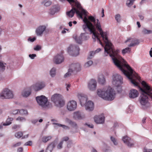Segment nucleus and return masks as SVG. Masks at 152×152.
<instances>
[{"mask_svg":"<svg viewBox=\"0 0 152 152\" xmlns=\"http://www.w3.org/2000/svg\"><path fill=\"white\" fill-rule=\"evenodd\" d=\"M135 0H127L126 1V4L128 7H131L133 4Z\"/></svg>","mask_w":152,"mask_h":152,"instance_id":"obj_31","label":"nucleus"},{"mask_svg":"<svg viewBox=\"0 0 152 152\" xmlns=\"http://www.w3.org/2000/svg\"><path fill=\"white\" fill-rule=\"evenodd\" d=\"M131 48L129 47H127L124 49L122 50V53L124 54L126 53H129L131 51Z\"/></svg>","mask_w":152,"mask_h":152,"instance_id":"obj_36","label":"nucleus"},{"mask_svg":"<svg viewBox=\"0 0 152 152\" xmlns=\"http://www.w3.org/2000/svg\"><path fill=\"white\" fill-rule=\"evenodd\" d=\"M64 59V57L62 54H58L54 57L53 61L56 64H58L63 62Z\"/></svg>","mask_w":152,"mask_h":152,"instance_id":"obj_20","label":"nucleus"},{"mask_svg":"<svg viewBox=\"0 0 152 152\" xmlns=\"http://www.w3.org/2000/svg\"><path fill=\"white\" fill-rule=\"evenodd\" d=\"M143 152H152V149H144Z\"/></svg>","mask_w":152,"mask_h":152,"instance_id":"obj_57","label":"nucleus"},{"mask_svg":"<svg viewBox=\"0 0 152 152\" xmlns=\"http://www.w3.org/2000/svg\"><path fill=\"white\" fill-rule=\"evenodd\" d=\"M65 30H67V31H68V30L67 29H66V28H64V30H62L61 31V33L62 34H64L66 33V31H65Z\"/></svg>","mask_w":152,"mask_h":152,"instance_id":"obj_62","label":"nucleus"},{"mask_svg":"<svg viewBox=\"0 0 152 152\" xmlns=\"http://www.w3.org/2000/svg\"><path fill=\"white\" fill-rule=\"evenodd\" d=\"M79 50L78 46L71 45L68 48L67 50L70 55L75 56L79 54Z\"/></svg>","mask_w":152,"mask_h":152,"instance_id":"obj_11","label":"nucleus"},{"mask_svg":"<svg viewBox=\"0 0 152 152\" xmlns=\"http://www.w3.org/2000/svg\"><path fill=\"white\" fill-rule=\"evenodd\" d=\"M65 122L67 124H74L68 118H66L65 119Z\"/></svg>","mask_w":152,"mask_h":152,"instance_id":"obj_48","label":"nucleus"},{"mask_svg":"<svg viewBox=\"0 0 152 152\" xmlns=\"http://www.w3.org/2000/svg\"><path fill=\"white\" fill-rule=\"evenodd\" d=\"M36 99L38 104L43 107L50 106V103L48 102L47 98L44 96H37Z\"/></svg>","mask_w":152,"mask_h":152,"instance_id":"obj_9","label":"nucleus"},{"mask_svg":"<svg viewBox=\"0 0 152 152\" xmlns=\"http://www.w3.org/2000/svg\"><path fill=\"white\" fill-rule=\"evenodd\" d=\"M98 81L100 83L103 84L105 82V79L104 76L102 73H100L98 75Z\"/></svg>","mask_w":152,"mask_h":152,"instance_id":"obj_23","label":"nucleus"},{"mask_svg":"<svg viewBox=\"0 0 152 152\" xmlns=\"http://www.w3.org/2000/svg\"><path fill=\"white\" fill-rule=\"evenodd\" d=\"M123 78L121 76L118 74H115L112 76L113 84L116 87L120 86L123 83Z\"/></svg>","mask_w":152,"mask_h":152,"instance_id":"obj_10","label":"nucleus"},{"mask_svg":"<svg viewBox=\"0 0 152 152\" xmlns=\"http://www.w3.org/2000/svg\"><path fill=\"white\" fill-rule=\"evenodd\" d=\"M20 128L19 126L14 125L12 127V129H18Z\"/></svg>","mask_w":152,"mask_h":152,"instance_id":"obj_56","label":"nucleus"},{"mask_svg":"<svg viewBox=\"0 0 152 152\" xmlns=\"http://www.w3.org/2000/svg\"><path fill=\"white\" fill-rule=\"evenodd\" d=\"M14 96L13 91L8 88L4 89L0 94V98L1 99H12Z\"/></svg>","mask_w":152,"mask_h":152,"instance_id":"obj_8","label":"nucleus"},{"mask_svg":"<svg viewBox=\"0 0 152 152\" xmlns=\"http://www.w3.org/2000/svg\"><path fill=\"white\" fill-rule=\"evenodd\" d=\"M142 32L144 34H149L152 33V31L151 30H147L145 28H144L142 31Z\"/></svg>","mask_w":152,"mask_h":152,"instance_id":"obj_33","label":"nucleus"},{"mask_svg":"<svg viewBox=\"0 0 152 152\" xmlns=\"http://www.w3.org/2000/svg\"><path fill=\"white\" fill-rule=\"evenodd\" d=\"M16 120L20 122H23L26 121V118L22 117L19 116L16 118Z\"/></svg>","mask_w":152,"mask_h":152,"instance_id":"obj_37","label":"nucleus"},{"mask_svg":"<svg viewBox=\"0 0 152 152\" xmlns=\"http://www.w3.org/2000/svg\"><path fill=\"white\" fill-rule=\"evenodd\" d=\"M80 103L82 106L84 105L86 102L87 100V96L85 95L80 94L78 95Z\"/></svg>","mask_w":152,"mask_h":152,"instance_id":"obj_22","label":"nucleus"},{"mask_svg":"<svg viewBox=\"0 0 152 152\" xmlns=\"http://www.w3.org/2000/svg\"><path fill=\"white\" fill-rule=\"evenodd\" d=\"M52 138L51 136H45L43 137L42 138V141L46 143Z\"/></svg>","mask_w":152,"mask_h":152,"instance_id":"obj_27","label":"nucleus"},{"mask_svg":"<svg viewBox=\"0 0 152 152\" xmlns=\"http://www.w3.org/2000/svg\"><path fill=\"white\" fill-rule=\"evenodd\" d=\"M63 141H61L58 145L57 148L58 149H61L62 148Z\"/></svg>","mask_w":152,"mask_h":152,"instance_id":"obj_46","label":"nucleus"},{"mask_svg":"<svg viewBox=\"0 0 152 152\" xmlns=\"http://www.w3.org/2000/svg\"><path fill=\"white\" fill-rule=\"evenodd\" d=\"M69 3L72 7V9L66 12L67 16L69 18H72L75 12L81 18L83 19L82 15L86 14V11L82 8L80 4L76 0H74L73 2Z\"/></svg>","mask_w":152,"mask_h":152,"instance_id":"obj_4","label":"nucleus"},{"mask_svg":"<svg viewBox=\"0 0 152 152\" xmlns=\"http://www.w3.org/2000/svg\"><path fill=\"white\" fill-rule=\"evenodd\" d=\"M73 117L75 119L81 120L85 118V115L83 113L78 111L73 113Z\"/></svg>","mask_w":152,"mask_h":152,"instance_id":"obj_17","label":"nucleus"},{"mask_svg":"<svg viewBox=\"0 0 152 152\" xmlns=\"http://www.w3.org/2000/svg\"><path fill=\"white\" fill-rule=\"evenodd\" d=\"M46 28V26L45 25L40 26H39L36 31L37 35L39 36H41L43 32L45 30Z\"/></svg>","mask_w":152,"mask_h":152,"instance_id":"obj_21","label":"nucleus"},{"mask_svg":"<svg viewBox=\"0 0 152 152\" xmlns=\"http://www.w3.org/2000/svg\"><path fill=\"white\" fill-rule=\"evenodd\" d=\"M18 112H19V110L16 109L12 110V113L13 115H16L18 113Z\"/></svg>","mask_w":152,"mask_h":152,"instance_id":"obj_52","label":"nucleus"},{"mask_svg":"<svg viewBox=\"0 0 152 152\" xmlns=\"http://www.w3.org/2000/svg\"><path fill=\"white\" fill-rule=\"evenodd\" d=\"M51 121L53 122V124H57V123L58 122L55 119H52L51 120Z\"/></svg>","mask_w":152,"mask_h":152,"instance_id":"obj_60","label":"nucleus"},{"mask_svg":"<svg viewBox=\"0 0 152 152\" xmlns=\"http://www.w3.org/2000/svg\"><path fill=\"white\" fill-rule=\"evenodd\" d=\"M85 126L86 127H88L91 128H93L94 127L93 124H85Z\"/></svg>","mask_w":152,"mask_h":152,"instance_id":"obj_51","label":"nucleus"},{"mask_svg":"<svg viewBox=\"0 0 152 152\" xmlns=\"http://www.w3.org/2000/svg\"><path fill=\"white\" fill-rule=\"evenodd\" d=\"M42 3L46 7H48L50 6L52 4V2L50 1L47 0H45Z\"/></svg>","mask_w":152,"mask_h":152,"instance_id":"obj_30","label":"nucleus"},{"mask_svg":"<svg viewBox=\"0 0 152 152\" xmlns=\"http://www.w3.org/2000/svg\"><path fill=\"white\" fill-rule=\"evenodd\" d=\"M59 1L63 2L65 1H67L69 3H71V2H73L74 1V0H58Z\"/></svg>","mask_w":152,"mask_h":152,"instance_id":"obj_58","label":"nucleus"},{"mask_svg":"<svg viewBox=\"0 0 152 152\" xmlns=\"http://www.w3.org/2000/svg\"><path fill=\"white\" fill-rule=\"evenodd\" d=\"M101 50V49L100 48H98L95 51V52L96 53H98Z\"/></svg>","mask_w":152,"mask_h":152,"instance_id":"obj_61","label":"nucleus"},{"mask_svg":"<svg viewBox=\"0 0 152 152\" xmlns=\"http://www.w3.org/2000/svg\"><path fill=\"white\" fill-rule=\"evenodd\" d=\"M129 95L130 98H134L138 96V92L136 90L132 89L130 90Z\"/></svg>","mask_w":152,"mask_h":152,"instance_id":"obj_24","label":"nucleus"},{"mask_svg":"<svg viewBox=\"0 0 152 152\" xmlns=\"http://www.w3.org/2000/svg\"><path fill=\"white\" fill-rule=\"evenodd\" d=\"M126 43L129 42L130 44L128 45L129 47H134L138 45L140 43L138 40L132 38H129L125 41Z\"/></svg>","mask_w":152,"mask_h":152,"instance_id":"obj_14","label":"nucleus"},{"mask_svg":"<svg viewBox=\"0 0 152 152\" xmlns=\"http://www.w3.org/2000/svg\"><path fill=\"white\" fill-rule=\"evenodd\" d=\"M97 85L96 81L94 79L91 80L88 84V88L91 91L95 90Z\"/></svg>","mask_w":152,"mask_h":152,"instance_id":"obj_18","label":"nucleus"},{"mask_svg":"<svg viewBox=\"0 0 152 152\" xmlns=\"http://www.w3.org/2000/svg\"><path fill=\"white\" fill-rule=\"evenodd\" d=\"M19 113L20 114L22 115H27L28 114V112L26 110L22 109L19 110Z\"/></svg>","mask_w":152,"mask_h":152,"instance_id":"obj_34","label":"nucleus"},{"mask_svg":"<svg viewBox=\"0 0 152 152\" xmlns=\"http://www.w3.org/2000/svg\"><path fill=\"white\" fill-rule=\"evenodd\" d=\"M23 151V148L22 147H20L18 149V152H22Z\"/></svg>","mask_w":152,"mask_h":152,"instance_id":"obj_59","label":"nucleus"},{"mask_svg":"<svg viewBox=\"0 0 152 152\" xmlns=\"http://www.w3.org/2000/svg\"><path fill=\"white\" fill-rule=\"evenodd\" d=\"M81 69V66L79 63H73L71 64L68 71L64 76V78H66L70 76L72 73H76L80 71Z\"/></svg>","mask_w":152,"mask_h":152,"instance_id":"obj_6","label":"nucleus"},{"mask_svg":"<svg viewBox=\"0 0 152 152\" xmlns=\"http://www.w3.org/2000/svg\"><path fill=\"white\" fill-rule=\"evenodd\" d=\"M23 133L19 132L16 133L15 134V136L16 138L18 139L20 138L23 136Z\"/></svg>","mask_w":152,"mask_h":152,"instance_id":"obj_39","label":"nucleus"},{"mask_svg":"<svg viewBox=\"0 0 152 152\" xmlns=\"http://www.w3.org/2000/svg\"><path fill=\"white\" fill-rule=\"evenodd\" d=\"M110 139L112 141V142H113L115 145H117L118 143L116 141V140L115 138L113 137H110Z\"/></svg>","mask_w":152,"mask_h":152,"instance_id":"obj_43","label":"nucleus"},{"mask_svg":"<svg viewBox=\"0 0 152 152\" xmlns=\"http://www.w3.org/2000/svg\"><path fill=\"white\" fill-rule=\"evenodd\" d=\"M115 20L117 21V22H120L121 21V15L119 14H117L115 15Z\"/></svg>","mask_w":152,"mask_h":152,"instance_id":"obj_40","label":"nucleus"},{"mask_svg":"<svg viewBox=\"0 0 152 152\" xmlns=\"http://www.w3.org/2000/svg\"><path fill=\"white\" fill-rule=\"evenodd\" d=\"M104 9L103 8H102V17H103L104 16Z\"/></svg>","mask_w":152,"mask_h":152,"instance_id":"obj_63","label":"nucleus"},{"mask_svg":"<svg viewBox=\"0 0 152 152\" xmlns=\"http://www.w3.org/2000/svg\"><path fill=\"white\" fill-rule=\"evenodd\" d=\"M86 110L88 111H93L94 108V103L91 101H89L86 102L85 104Z\"/></svg>","mask_w":152,"mask_h":152,"instance_id":"obj_19","label":"nucleus"},{"mask_svg":"<svg viewBox=\"0 0 152 152\" xmlns=\"http://www.w3.org/2000/svg\"><path fill=\"white\" fill-rule=\"evenodd\" d=\"M31 93L30 91L25 90L22 92V94L23 96L27 97L29 96Z\"/></svg>","mask_w":152,"mask_h":152,"instance_id":"obj_29","label":"nucleus"},{"mask_svg":"<svg viewBox=\"0 0 152 152\" xmlns=\"http://www.w3.org/2000/svg\"><path fill=\"white\" fill-rule=\"evenodd\" d=\"M5 64H4L3 62L0 61V73L3 72L5 69Z\"/></svg>","mask_w":152,"mask_h":152,"instance_id":"obj_28","label":"nucleus"},{"mask_svg":"<svg viewBox=\"0 0 152 152\" xmlns=\"http://www.w3.org/2000/svg\"><path fill=\"white\" fill-rule=\"evenodd\" d=\"M51 99L57 107H61L64 105V102L63 97L59 94H56L53 95L51 97Z\"/></svg>","mask_w":152,"mask_h":152,"instance_id":"obj_7","label":"nucleus"},{"mask_svg":"<svg viewBox=\"0 0 152 152\" xmlns=\"http://www.w3.org/2000/svg\"><path fill=\"white\" fill-rule=\"evenodd\" d=\"M94 119L96 124H104L105 121V117L103 114L95 115Z\"/></svg>","mask_w":152,"mask_h":152,"instance_id":"obj_13","label":"nucleus"},{"mask_svg":"<svg viewBox=\"0 0 152 152\" xmlns=\"http://www.w3.org/2000/svg\"><path fill=\"white\" fill-rule=\"evenodd\" d=\"M97 94L101 98L108 101H112L115 98V92L114 89L109 87L107 89H99Z\"/></svg>","mask_w":152,"mask_h":152,"instance_id":"obj_5","label":"nucleus"},{"mask_svg":"<svg viewBox=\"0 0 152 152\" xmlns=\"http://www.w3.org/2000/svg\"><path fill=\"white\" fill-rule=\"evenodd\" d=\"M96 54L95 51H92L90 52V56L88 57V58L91 59Z\"/></svg>","mask_w":152,"mask_h":152,"instance_id":"obj_45","label":"nucleus"},{"mask_svg":"<svg viewBox=\"0 0 152 152\" xmlns=\"http://www.w3.org/2000/svg\"><path fill=\"white\" fill-rule=\"evenodd\" d=\"M41 49V46L39 45H37L34 48V50L36 51H39Z\"/></svg>","mask_w":152,"mask_h":152,"instance_id":"obj_44","label":"nucleus"},{"mask_svg":"<svg viewBox=\"0 0 152 152\" xmlns=\"http://www.w3.org/2000/svg\"><path fill=\"white\" fill-rule=\"evenodd\" d=\"M150 56L151 57H152V48H151L149 51Z\"/></svg>","mask_w":152,"mask_h":152,"instance_id":"obj_64","label":"nucleus"},{"mask_svg":"<svg viewBox=\"0 0 152 152\" xmlns=\"http://www.w3.org/2000/svg\"><path fill=\"white\" fill-rule=\"evenodd\" d=\"M93 62L92 61H89L86 63L84 66L85 68H87L93 64Z\"/></svg>","mask_w":152,"mask_h":152,"instance_id":"obj_38","label":"nucleus"},{"mask_svg":"<svg viewBox=\"0 0 152 152\" xmlns=\"http://www.w3.org/2000/svg\"><path fill=\"white\" fill-rule=\"evenodd\" d=\"M87 12L86 11V14L84 15H85L83 19V21L85 24L83 25V28L84 31L86 33L90 32V34H93L92 38L94 39V41H96V38L99 40L100 44L103 46L99 38V34L96 31L95 27L99 32V34L101 36L104 38V37L107 34V32H103L101 28V25L99 20L96 19V22L95 18L92 16H89L88 18H87Z\"/></svg>","mask_w":152,"mask_h":152,"instance_id":"obj_2","label":"nucleus"},{"mask_svg":"<svg viewBox=\"0 0 152 152\" xmlns=\"http://www.w3.org/2000/svg\"><path fill=\"white\" fill-rule=\"evenodd\" d=\"M122 140L129 147H132L134 145L131 139L130 138L126 136H124L123 137Z\"/></svg>","mask_w":152,"mask_h":152,"instance_id":"obj_16","label":"nucleus"},{"mask_svg":"<svg viewBox=\"0 0 152 152\" xmlns=\"http://www.w3.org/2000/svg\"><path fill=\"white\" fill-rule=\"evenodd\" d=\"M77 106V103L75 101H71L67 104V109L70 111H73L76 108Z\"/></svg>","mask_w":152,"mask_h":152,"instance_id":"obj_15","label":"nucleus"},{"mask_svg":"<svg viewBox=\"0 0 152 152\" xmlns=\"http://www.w3.org/2000/svg\"><path fill=\"white\" fill-rule=\"evenodd\" d=\"M21 144V143L20 142H18L17 143H16L14 144L13 145L12 147H16L18 146H20Z\"/></svg>","mask_w":152,"mask_h":152,"instance_id":"obj_55","label":"nucleus"},{"mask_svg":"<svg viewBox=\"0 0 152 152\" xmlns=\"http://www.w3.org/2000/svg\"><path fill=\"white\" fill-rule=\"evenodd\" d=\"M32 145V142L31 141H30L26 142L25 144V145H28V146H31Z\"/></svg>","mask_w":152,"mask_h":152,"instance_id":"obj_53","label":"nucleus"},{"mask_svg":"<svg viewBox=\"0 0 152 152\" xmlns=\"http://www.w3.org/2000/svg\"><path fill=\"white\" fill-rule=\"evenodd\" d=\"M55 12V9L54 8H51L50 9V14L52 15H53L54 14Z\"/></svg>","mask_w":152,"mask_h":152,"instance_id":"obj_49","label":"nucleus"},{"mask_svg":"<svg viewBox=\"0 0 152 152\" xmlns=\"http://www.w3.org/2000/svg\"><path fill=\"white\" fill-rule=\"evenodd\" d=\"M36 54H31L29 55V57L31 59H34V58L36 56Z\"/></svg>","mask_w":152,"mask_h":152,"instance_id":"obj_50","label":"nucleus"},{"mask_svg":"<svg viewBox=\"0 0 152 152\" xmlns=\"http://www.w3.org/2000/svg\"><path fill=\"white\" fill-rule=\"evenodd\" d=\"M81 35L82 37V40H87L89 38L88 35L85 33L81 34Z\"/></svg>","mask_w":152,"mask_h":152,"instance_id":"obj_35","label":"nucleus"},{"mask_svg":"<svg viewBox=\"0 0 152 152\" xmlns=\"http://www.w3.org/2000/svg\"><path fill=\"white\" fill-rule=\"evenodd\" d=\"M55 126H54V127H61L64 129H69V127L67 126H66V125H62V124H55Z\"/></svg>","mask_w":152,"mask_h":152,"instance_id":"obj_32","label":"nucleus"},{"mask_svg":"<svg viewBox=\"0 0 152 152\" xmlns=\"http://www.w3.org/2000/svg\"><path fill=\"white\" fill-rule=\"evenodd\" d=\"M45 86V83L42 81H39L33 84L30 87L31 90L38 91L44 88Z\"/></svg>","mask_w":152,"mask_h":152,"instance_id":"obj_12","label":"nucleus"},{"mask_svg":"<svg viewBox=\"0 0 152 152\" xmlns=\"http://www.w3.org/2000/svg\"><path fill=\"white\" fill-rule=\"evenodd\" d=\"M36 39V38L35 37H34L33 38H31V37H29L28 39V42H33Z\"/></svg>","mask_w":152,"mask_h":152,"instance_id":"obj_47","label":"nucleus"},{"mask_svg":"<svg viewBox=\"0 0 152 152\" xmlns=\"http://www.w3.org/2000/svg\"><path fill=\"white\" fill-rule=\"evenodd\" d=\"M13 120V118H8L7 120L6 123L3 124H12V121Z\"/></svg>","mask_w":152,"mask_h":152,"instance_id":"obj_42","label":"nucleus"},{"mask_svg":"<svg viewBox=\"0 0 152 152\" xmlns=\"http://www.w3.org/2000/svg\"><path fill=\"white\" fill-rule=\"evenodd\" d=\"M73 38L78 43L80 44L82 43V39L81 34L79 36H77L76 35H74Z\"/></svg>","mask_w":152,"mask_h":152,"instance_id":"obj_25","label":"nucleus"},{"mask_svg":"<svg viewBox=\"0 0 152 152\" xmlns=\"http://www.w3.org/2000/svg\"><path fill=\"white\" fill-rule=\"evenodd\" d=\"M69 140V138L68 137H63L61 141H63V142L64 141H67Z\"/></svg>","mask_w":152,"mask_h":152,"instance_id":"obj_54","label":"nucleus"},{"mask_svg":"<svg viewBox=\"0 0 152 152\" xmlns=\"http://www.w3.org/2000/svg\"><path fill=\"white\" fill-rule=\"evenodd\" d=\"M103 39L106 44L104 48V56H107L108 54H109L115 65L130 80L132 84L135 86H137L138 85V83L134 80L132 77L134 71L127 64L126 61L118 54L120 52L119 50H117L116 51H115L113 48L112 44L108 39L107 34L104 36Z\"/></svg>","mask_w":152,"mask_h":152,"instance_id":"obj_1","label":"nucleus"},{"mask_svg":"<svg viewBox=\"0 0 152 152\" xmlns=\"http://www.w3.org/2000/svg\"><path fill=\"white\" fill-rule=\"evenodd\" d=\"M56 68L53 67L50 70V74L52 77H55L56 74Z\"/></svg>","mask_w":152,"mask_h":152,"instance_id":"obj_26","label":"nucleus"},{"mask_svg":"<svg viewBox=\"0 0 152 152\" xmlns=\"http://www.w3.org/2000/svg\"><path fill=\"white\" fill-rule=\"evenodd\" d=\"M53 147V145L52 144L50 145L47 148L46 150V152H51V149Z\"/></svg>","mask_w":152,"mask_h":152,"instance_id":"obj_41","label":"nucleus"},{"mask_svg":"<svg viewBox=\"0 0 152 152\" xmlns=\"http://www.w3.org/2000/svg\"><path fill=\"white\" fill-rule=\"evenodd\" d=\"M141 84L143 88L139 87L141 91L140 102L141 105H145L148 103V96L152 99V88L144 81H142Z\"/></svg>","mask_w":152,"mask_h":152,"instance_id":"obj_3","label":"nucleus"}]
</instances>
